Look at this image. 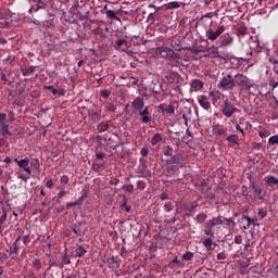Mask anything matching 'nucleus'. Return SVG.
<instances>
[{"label":"nucleus","instance_id":"nucleus-9","mask_svg":"<svg viewBox=\"0 0 278 278\" xmlns=\"http://www.w3.org/2000/svg\"><path fill=\"white\" fill-rule=\"evenodd\" d=\"M179 73L169 71L166 75V79L169 84H178L179 83Z\"/></svg>","mask_w":278,"mask_h":278},{"label":"nucleus","instance_id":"nucleus-54","mask_svg":"<svg viewBox=\"0 0 278 278\" xmlns=\"http://www.w3.org/2000/svg\"><path fill=\"white\" fill-rule=\"evenodd\" d=\"M65 194H66V191H65V190H61V191L58 193L56 199H62Z\"/></svg>","mask_w":278,"mask_h":278},{"label":"nucleus","instance_id":"nucleus-43","mask_svg":"<svg viewBox=\"0 0 278 278\" xmlns=\"http://www.w3.org/2000/svg\"><path fill=\"white\" fill-rule=\"evenodd\" d=\"M165 112L172 115L175 114V106L169 105L168 108L165 109Z\"/></svg>","mask_w":278,"mask_h":278},{"label":"nucleus","instance_id":"nucleus-15","mask_svg":"<svg viewBox=\"0 0 278 278\" xmlns=\"http://www.w3.org/2000/svg\"><path fill=\"white\" fill-rule=\"evenodd\" d=\"M213 131L215 136H225L227 134V130L219 125L214 126Z\"/></svg>","mask_w":278,"mask_h":278},{"label":"nucleus","instance_id":"nucleus-40","mask_svg":"<svg viewBox=\"0 0 278 278\" xmlns=\"http://www.w3.org/2000/svg\"><path fill=\"white\" fill-rule=\"evenodd\" d=\"M0 27H10V22L8 20L0 18Z\"/></svg>","mask_w":278,"mask_h":278},{"label":"nucleus","instance_id":"nucleus-26","mask_svg":"<svg viewBox=\"0 0 278 278\" xmlns=\"http://www.w3.org/2000/svg\"><path fill=\"white\" fill-rule=\"evenodd\" d=\"M244 220H247V225L243 226V229L247 230L251 227V223H253V219H251V217H249V216H243L241 218V223H244Z\"/></svg>","mask_w":278,"mask_h":278},{"label":"nucleus","instance_id":"nucleus-61","mask_svg":"<svg viewBox=\"0 0 278 278\" xmlns=\"http://www.w3.org/2000/svg\"><path fill=\"white\" fill-rule=\"evenodd\" d=\"M33 23H34V25H38L39 27H42V22H40L38 20H34Z\"/></svg>","mask_w":278,"mask_h":278},{"label":"nucleus","instance_id":"nucleus-38","mask_svg":"<svg viewBox=\"0 0 278 278\" xmlns=\"http://www.w3.org/2000/svg\"><path fill=\"white\" fill-rule=\"evenodd\" d=\"M268 142H269L270 144H278V136H277V135L271 136V137L268 139Z\"/></svg>","mask_w":278,"mask_h":278},{"label":"nucleus","instance_id":"nucleus-51","mask_svg":"<svg viewBox=\"0 0 278 278\" xmlns=\"http://www.w3.org/2000/svg\"><path fill=\"white\" fill-rule=\"evenodd\" d=\"M17 179H22V181H27V179H29V176H25V175H23V174H20V175L17 176Z\"/></svg>","mask_w":278,"mask_h":278},{"label":"nucleus","instance_id":"nucleus-11","mask_svg":"<svg viewBox=\"0 0 278 278\" xmlns=\"http://www.w3.org/2000/svg\"><path fill=\"white\" fill-rule=\"evenodd\" d=\"M198 103H199V105H201V108H203V110H210V108H211L210 101L207 100V97H205V96H199Z\"/></svg>","mask_w":278,"mask_h":278},{"label":"nucleus","instance_id":"nucleus-50","mask_svg":"<svg viewBox=\"0 0 278 278\" xmlns=\"http://www.w3.org/2000/svg\"><path fill=\"white\" fill-rule=\"evenodd\" d=\"M217 260H227V255L225 254V252H220L217 254Z\"/></svg>","mask_w":278,"mask_h":278},{"label":"nucleus","instance_id":"nucleus-47","mask_svg":"<svg viewBox=\"0 0 278 278\" xmlns=\"http://www.w3.org/2000/svg\"><path fill=\"white\" fill-rule=\"evenodd\" d=\"M60 181L61 184H64V185L68 184V176L66 175L61 176Z\"/></svg>","mask_w":278,"mask_h":278},{"label":"nucleus","instance_id":"nucleus-18","mask_svg":"<svg viewBox=\"0 0 278 278\" xmlns=\"http://www.w3.org/2000/svg\"><path fill=\"white\" fill-rule=\"evenodd\" d=\"M8 218V211L5 208L2 210V215L0 216V233L3 231V223H5Z\"/></svg>","mask_w":278,"mask_h":278},{"label":"nucleus","instance_id":"nucleus-36","mask_svg":"<svg viewBox=\"0 0 278 278\" xmlns=\"http://www.w3.org/2000/svg\"><path fill=\"white\" fill-rule=\"evenodd\" d=\"M35 68H36V67L30 66V67H28V68H26V70H23V75H24V77H27V76L31 75V74L34 73Z\"/></svg>","mask_w":278,"mask_h":278},{"label":"nucleus","instance_id":"nucleus-2","mask_svg":"<svg viewBox=\"0 0 278 278\" xmlns=\"http://www.w3.org/2000/svg\"><path fill=\"white\" fill-rule=\"evenodd\" d=\"M225 25H219L216 30H213L212 28L206 29L205 36L207 40H211L214 42V40H218V38L222 36V34H225Z\"/></svg>","mask_w":278,"mask_h":278},{"label":"nucleus","instance_id":"nucleus-28","mask_svg":"<svg viewBox=\"0 0 278 278\" xmlns=\"http://www.w3.org/2000/svg\"><path fill=\"white\" fill-rule=\"evenodd\" d=\"M223 222L224 225H226V227H228L229 229H233V227H236V223H233L232 219H227L223 217Z\"/></svg>","mask_w":278,"mask_h":278},{"label":"nucleus","instance_id":"nucleus-3","mask_svg":"<svg viewBox=\"0 0 278 278\" xmlns=\"http://www.w3.org/2000/svg\"><path fill=\"white\" fill-rule=\"evenodd\" d=\"M236 112H240V110L233 106V104L229 103V100H224V104L222 106V114H224L226 118H231V116H233Z\"/></svg>","mask_w":278,"mask_h":278},{"label":"nucleus","instance_id":"nucleus-64","mask_svg":"<svg viewBox=\"0 0 278 278\" xmlns=\"http://www.w3.org/2000/svg\"><path fill=\"white\" fill-rule=\"evenodd\" d=\"M212 1H214V0H204L203 3H204V5L207 7V5H210V3H212Z\"/></svg>","mask_w":278,"mask_h":278},{"label":"nucleus","instance_id":"nucleus-8","mask_svg":"<svg viewBox=\"0 0 278 278\" xmlns=\"http://www.w3.org/2000/svg\"><path fill=\"white\" fill-rule=\"evenodd\" d=\"M203 81L201 79H192L190 83V88L193 92H199V90H203Z\"/></svg>","mask_w":278,"mask_h":278},{"label":"nucleus","instance_id":"nucleus-27","mask_svg":"<svg viewBox=\"0 0 278 278\" xmlns=\"http://www.w3.org/2000/svg\"><path fill=\"white\" fill-rule=\"evenodd\" d=\"M247 31H248V28L247 26H240L238 29H237V36L240 38L242 36H247Z\"/></svg>","mask_w":278,"mask_h":278},{"label":"nucleus","instance_id":"nucleus-48","mask_svg":"<svg viewBox=\"0 0 278 278\" xmlns=\"http://www.w3.org/2000/svg\"><path fill=\"white\" fill-rule=\"evenodd\" d=\"M75 205H79V201H75V202H68L66 204V207L70 208V207H75Z\"/></svg>","mask_w":278,"mask_h":278},{"label":"nucleus","instance_id":"nucleus-49","mask_svg":"<svg viewBox=\"0 0 278 278\" xmlns=\"http://www.w3.org/2000/svg\"><path fill=\"white\" fill-rule=\"evenodd\" d=\"M63 264H71V258H68V254H64L63 256Z\"/></svg>","mask_w":278,"mask_h":278},{"label":"nucleus","instance_id":"nucleus-22","mask_svg":"<svg viewBox=\"0 0 278 278\" xmlns=\"http://www.w3.org/2000/svg\"><path fill=\"white\" fill-rule=\"evenodd\" d=\"M110 127V125H108V123L105 122H102L98 125L97 127V130L100 132V134H103V131H108V128Z\"/></svg>","mask_w":278,"mask_h":278},{"label":"nucleus","instance_id":"nucleus-5","mask_svg":"<svg viewBox=\"0 0 278 278\" xmlns=\"http://www.w3.org/2000/svg\"><path fill=\"white\" fill-rule=\"evenodd\" d=\"M239 86H241L243 90H251V88H257V85H255L253 80L249 79V77L244 75L239 76Z\"/></svg>","mask_w":278,"mask_h":278},{"label":"nucleus","instance_id":"nucleus-24","mask_svg":"<svg viewBox=\"0 0 278 278\" xmlns=\"http://www.w3.org/2000/svg\"><path fill=\"white\" fill-rule=\"evenodd\" d=\"M181 257H182L184 262H190V261L194 260V253L186 252L185 254H182Z\"/></svg>","mask_w":278,"mask_h":278},{"label":"nucleus","instance_id":"nucleus-20","mask_svg":"<svg viewBox=\"0 0 278 278\" xmlns=\"http://www.w3.org/2000/svg\"><path fill=\"white\" fill-rule=\"evenodd\" d=\"M122 47H127V40H125V39H118V40L115 42L114 49H116V51H121V48H122Z\"/></svg>","mask_w":278,"mask_h":278},{"label":"nucleus","instance_id":"nucleus-19","mask_svg":"<svg viewBox=\"0 0 278 278\" xmlns=\"http://www.w3.org/2000/svg\"><path fill=\"white\" fill-rule=\"evenodd\" d=\"M208 94L212 98L213 103H216V101H220V91H211Z\"/></svg>","mask_w":278,"mask_h":278},{"label":"nucleus","instance_id":"nucleus-14","mask_svg":"<svg viewBox=\"0 0 278 278\" xmlns=\"http://www.w3.org/2000/svg\"><path fill=\"white\" fill-rule=\"evenodd\" d=\"M139 116H141L142 123H151V117H149V109L146 108L143 111H139Z\"/></svg>","mask_w":278,"mask_h":278},{"label":"nucleus","instance_id":"nucleus-12","mask_svg":"<svg viewBox=\"0 0 278 278\" xmlns=\"http://www.w3.org/2000/svg\"><path fill=\"white\" fill-rule=\"evenodd\" d=\"M48 16L49 20L41 22V27H43V29H51V27H53V18H55V16L51 13H48Z\"/></svg>","mask_w":278,"mask_h":278},{"label":"nucleus","instance_id":"nucleus-56","mask_svg":"<svg viewBox=\"0 0 278 278\" xmlns=\"http://www.w3.org/2000/svg\"><path fill=\"white\" fill-rule=\"evenodd\" d=\"M214 14L213 13H206L204 15H202L201 18H213Z\"/></svg>","mask_w":278,"mask_h":278},{"label":"nucleus","instance_id":"nucleus-62","mask_svg":"<svg viewBox=\"0 0 278 278\" xmlns=\"http://www.w3.org/2000/svg\"><path fill=\"white\" fill-rule=\"evenodd\" d=\"M166 199H168V194L162 193L161 194V201H166Z\"/></svg>","mask_w":278,"mask_h":278},{"label":"nucleus","instance_id":"nucleus-34","mask_svg":"<svg viewBox=\"0 0 278 278\" xmlns=\"http://www.w3.org/2000/svg\"><path fill=\"white\" fill-rule=\"evenodd\" d=\"M205 220H207V214H205V213L198 214V216H197L198 223H205Z\"/></svg>","mask_w":278,"mask_h":278},{"label":"nucleus","instance_id":"nucleus-45","mask_svg":"<svg viewBox=\"0 0 278 278\" xmlns=\"http://www.w3.org/2000/svg\"><path fill=\"white\" fill-rule=\"evenodd\" d=\"M168 8H170L172 10H175L179 8V2H169Z\"/></svg>","mask_w":278,"mask_h":278},{"label":"nucleus","instance_id":"nucleus-25","mask_svg":"<svg viewBox=\"0 0 278 278\" xmlns=\"http://www.w3.org/2000/svg\"><path fill=\"white\" fill-rule=\"evenodd\" d=\"M252 190H254L258 199H262V188H260V186L255 185V182H252Z\"/></svg>","mask_w":278,"mask_h":278},{"label":"nucleus","instance_id":"nucleus-32","mask_svg":"<svg viewBox=\"0 0 278 278\" xmlns=\"http://www.w3.org/2000/svg\"><path fill=\"white\" fill-rule=\"evenodd\" d=\"M186 49H187V51H191V53H195V54L205 53V50H202V49H199L195 47H188Z\"/></svg>","mask_w":278,"mask_h":278},{"label":"nucleus","instance_id":"nucleus-35","mask_svg":"<svg viewBox=\"0 0 278 278\" xmlns=\"http://www.w3.org/2000/svg\"><path fill=\"white\" fill-rule=\"evenodd\" d=\"M203 245L205 247L206 251H211L212 250V238H206L203 241Z\"/></svg>","mask_w":278,"mask_h":278},{"label":"nucleus","instance_id":"nucleus-59","mask_svg":"<svg viewBox=\"0 0 278 278\" xmlns=\"http://www.w3.org/2000/svg\"><path fill=\"white\" fill-rule=\"evenodd\" d=\"M164 155H167V156L173 155V149H167V150L164 152Z\"/></svg>","mask_w":278,"mask_h":278},{"label":"nucleus","instance_id":"nucleus-55","mask_svg":"<svg viewBox=\"0 0 278 278\" xmlns=\"http://www.w3.org/2000/svg\"><path fill=\"white\" fill-rule=\"evenodd\" d=\"M236 129H237V131H240V134H241L242 136H244V129H242V127L239 126V124H236Z\"/></svg>","mask_w":278,"mask_h":278},{"label":"nucleus","instance_id":"nucleus-16","mask_svg":"<svg viewBox=\"0 0 278 278\" xmlns=\"http://www.w3.org/2000/svg\"><path fill=\"white\" fill-rule=\"evenodd\" d=\"M104 10H106L108 18H111L112 21H121V18L116 17V12L113 10H108V5L104 7Z\"/></svg>","mask_w":278,"mask_h":278},{"label":"nucleus","instance_id":"nucleus-10","mask_svg":"<svg viewBox=\"0 0 278 278\" xmlns=\"http://www.w3.org/2000/svg\"><path fill=\"white\" fill-rule=\"evenodd\" d=\"M224 220L223 217H215L211 220H207V223L205 224L206 227H208L210 229H212V227H218V225H224Z\"/></svg>","mask_w":278,"mask_h":278},{"label":"nucleus","instance_id":"nucleus-33","mask_svg":"<svg viewBox=\"0 0 278 278\" xmlns=\"http://www.w3.org/2000/svg\"><path fill=\"white\" fill-rule=\"evenodd\" d=\"M157 142H162V135L156 134L153 136L152 140H151V144L155 146L157 144Z\"/></svg>","mask_w":278,"mask_h":278},{"label":"nucleus","instance_id":"nucleus-1","mask_svg":"<svg viewBox=\"0 0 278 278\" xmlns=\"http://www.w3.org/2000/svg\"><path fill=\"white\" fill-rule=\"evenodd\" d=\"M217 87L219 90H233L236 88V78L231 74H228L219 80Z\"/></svg>","mask_w":278,"mask_h":278},{"label":"nucleus","instance_id":"nucleus-29","mask_svg":"<svg viewBox=\"0 0 278 278\" xmlns=\"http://www.w3.org/2000/svg\"><path fill=\"white\" fill-rule=\"evenodd\" d=\"M2 136H12V132H10V126L8 124H2Z\"/></svg>","mask_w":278,"mask_h":278},{"label":"nucleus","instance_id":"nucleus-7","mask_svg":"<svg viewBox=\"0 0 278 278\" xmlns=\"http://www.w3.org/2000/svg\"><path fill=\"white\" fill-rule=\"evenodd\" d=\"M15 162L20 166V168H24L25 173L28 175H31V168H29V159H22L18 161V159H15Z\"/></svg>","mask_w":278,"mask_h":278},{"label":"nucleus","instance_id":"nucleus-37","mask_svg":"<svg viewBox=\"0 0 278 278\" xmlns=\"http://www.w3.org/2000/svg\"><path fill=\"white\" fill-rule=\"evenodd\" d=\"M258 216L260 218H266V216H268V211H266V208H260Z\"/></svg>","mask_w":278,"mask_h":278},{"label":"nucleus","instance_id":"nucleus-41","mask_svg":"<svg viewBox=\"0 0 278 278\" xmlns=\"http://www.w3.org/2000/svg\"><path fill=\"white\" fill-rule=\"evenodd\" d=\"M164 211H165V212H173V203L167 202V203L164 205Z\"/></svg>","mask_w":278,"mask_h":278},{"label":"nucleus","instance_id":"nucleus-31","mask_svg":"<svg viewBox=\"0 0 278 278\" xmlns=\"http://www.w3.org/2000/svg\"><path fill=\"white\" fill-rule=\"evenodd\" d=\"M86 255V249H84L81 245H79L76 249V256L77 257H84Z\"/></svg>","mask_w":278,"mask_h":278},{"label":"nucleus","instance_id":"nucleus-57","mask_svg":"<svg viewBox=\"0 0 278 278\" xmlns=\"http://www.w3.org/2000/svg\"><path fill=\"white\" fill-rule=\"evenodd\" d=\"M46 186L49 188V189H51V188H53V180H48L47 182H46Z\"/></svg>","mask_w":278,"mask_h":278},{"label":"nucleus","instance_id":"nucleus-39","mask_svg":"<svg viewBox=\"0 0 278 278\" xmlns=\"http://www.w3.org/2000/svg\"><path fill=\"white\" fill-rule=\"evenodd\" d=\"M144 188H147V185L144 184V181L138 180L137 181V189L138 190H144Z\"/></svg>","mask_w":278,"mask_h":278},{"label":"nucleus","instance_id":"nucleus-23","mask_svg":"<svg viewBox=\"0 0 278 278\" xmlns=\"http://www.w3.org/2000/svg\"><path fill=\"white\" fill-rule=\"evenodd\" d=\"M208 55H218V47L212 46L206 49Z\"/></svg>","mask_w":278,"mask_h":278},{"label":"nucleus","instance_id":"nucleus-4","mask_svg":"<svg viewBox=\"0 0 278 278\" xmlns=\"http://www.w3.org/2000/svg\"><path fill=\"white\" fill-rule=\"evenodd\" d=\"M159 55L161 58H168L169 60H177L179 59V54L175 53L170 48L168 47H161L159 49Z\"/></svg>","mask_w":278,"mask_h":278},{"label":"nucleus","instance_id":"nucleus-60","mask_svg":"<svg viewBox=\"0 0 278 278\" xmlns=\"http://www.w3.org/2000/svg\"><path fill=\"white\" fill-rule=\"evenodd\" d=\"M111 184L112 186H118V179L116 178L111 179Z\"/></svg>","mask_w":278,"mask_h":278},{"label":"nucleus","instance_id":"nucleus-58","mask_svg":"<svg viewBox=\"0 0 278 278\" xmlns=\"http://www.w3.org/2000/svg\"><path fill=\"white\" fill-rule=\"evenodd\" d=\"M8 118V115L5 113H0V123L5 121Z\"/></svg>","mask_w":278,"mask_h":278},{"label":"nucleus","instance_id":"nucleus-63","mask_svg":"<svg viewBox=\"0 0 278 278\" xmlns=\"http://www.w3.org/2000/svg\"><path fill=\"white\" fill-rule=\"evenodd\" d=\"M110 264H113L114 266H118V262L114 261V257L110 258Z\"/></svg>","mask_w":278,"mask_h":278},{"label":"nucleus","instance_id":"nucleus-13","mask_svg":"<svg viewBox=\"0 0 278 278\" xmlns=\"http://www.w3.org/2000/svg\"><path fill=\"white\" fill-rule=\"evenodd\" d=\"M132 108H135L137 112H142V108H144V100L142 98H136L132 101Z\"/></svg>","mask_w":278,"mask_h":278},{"label":"nucleus","instance_id":"nucleus-30","mask_svg":"<svg viewBox=\"0 0 278 278\" xmlns=\"http://www.w3.org/2000/svg\"><path fill=\"white\" fill-rule=\"evenodd\" d=\"M31 1L35 3V5H37V10H42L46 7L45 1L42 0H30V2Z\"/></svg>","mask_w":278,"mask_h":278},{"label":"nucleus","instance_id":"nucleus-52","mask_svg":"<svg viewBox=\"0 0 278 278\" xmlns=\"http://www.w3.org/2000/svg\"><path fill=\"white\" fill-rule=\"evenodd\" d=\"M101 97H103L104 99H108V97H110V91L109 90H103L101 92Z\"/></svg>","mask_w":278,"mask_h":278},{"label":"nucleus","instance_id":"nucleus-44","mask_svg":"<svg viewBox=\"0 0 278 278\" xmlns=\"http://www.w3.org/2000/svg\"><path fill=\"white\" fill-rule=\"evenodd\" d=\"M140 153L142 157H147L149 155V149L148 148H141Z\"/></svg>","mask_w":278,"mask_h":278},{"label":"nucleus","instance_id":"nucleus-21","mask_svg":"<svg viewBox=\"0 0 278 278\" xmlns=\"http://www.w3.org/2000/svg\"><path fill=\"white\" fill-rule=\"evenodd\" d=\"M149 8H153L155 11L148 15V23H154L155 22V12H157V10H160V8L155 9V5H153V4H150Z\"/></svg>","mask_w":278,"mask_h":278},{"label":"nucleus","instance_id":"nucleus-46","mask_svg":"<svg viewBox=\"0 0 278 278\" xmlns=\"http://www.w3.org/2000/svg\"><path fill=\"white\" fill-rule=\"evenodd\" d=\"M235 244H242V236L237 235L235 237Z\"/></svg>","mask_w":278,"mask_h":278},{"label":"nucleus","instance_id":"nucleus-53","mask_svg":"<svg viewBox=\"0 0 278 278\" xmlns=\"http://www.w3.org/2000/svg\"><path fill=\"white\" fill-rule=\"evenodd\" d=\"M96 157H97V160H103V157H105V153L99 152L96 154Z\"/></svg>","mask_w":278,"mask_h":278},{"label":"nucleus","instance_id":"nucleus-6","mask_svg":"<svg viewBox=\"0 0 278 278\" xmlns=\"http://www.w3.org/2000/svg\"><path fill=\"white\" fill-rule=\"evenodd\" d=\"M233 45V37L230 35H224L219 39V48L224 49V47H231Z\"/></svg>","mask_w":278,"mask_h":278},{"label":"nucleus","instance_id":"nucleus-42","mask_svg":"<svg viewBox=\"0 0 278 278\" xmlns=\"http://www.w3.org/2000/svg\"><path fill=\"white\" fill-rule=\"evenodd\" d=\"M123 189L126 191V192H134V185H125L123 187Z\"/></svg>","mask_w":278,"mask_h":278},{"label":"nucleus","instance_id":"nucleus-17","mask_svg":"<svg viewBox=\"0 0 278 278\" xmlns=\"http://www.w3.org/2000/svg\"><path fill=\"white\" fill-rule=\"evenodd\" d=\"M227 142H230L231 144H240V139L238 138V135H229L226 138Z\"/></svg>","mask_w":278,"mask_h":278}]
</instances>
